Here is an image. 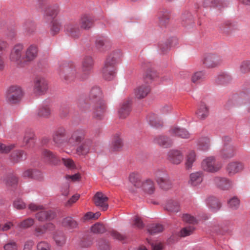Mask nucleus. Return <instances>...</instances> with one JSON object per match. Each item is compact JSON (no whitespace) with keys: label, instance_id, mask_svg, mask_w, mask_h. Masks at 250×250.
Returning <instances> with one entry per match:
<instances>
[{"label":"nucleus","instance_id":"1","mask_svg":"<svg viewBox=\"0 0 250 250\" xmlns=\"http://www.w3.org/2000/svg\"><path fill=\"white\" fill-rule=\"evenodd\" d=\"M121 56V51L116 50L113 51L106 57L101 69V73L104 79L111 81L115 77L117 65Z\"/></svg>","mask_w":250,"mask_h":250},{"label":"nucleus","instance_id":"2","mask_svg":"<svg viewBox=\"0 0 250 250\" xmlns=\"http://www.w3.org/2000/svg\"><path fill=\"white\" fill-rule=\"evenodd\" d=\"M59 11L58 5H53L48 7L45 12V20L51 23V32L52 34L55 35L59 33L60 30V25L57 20L55 19Z\"/></svg>","mask_w":250,"mask_h":250},{"label":"nucleus","instance_id":"3","mask_svg":"<svg viewBox=\"0 0 250 250\" xmlns=\"http://www.w3.org/2000/svg\"><path fill=\"white\" fill-rule=\"evenodd\" d=\"M224 163L223 160L216 157H206L201 163V167L210 173H215L222 168Z\"/></svg>","mask_w":250,"mask_h":250},{"label":"nucleus","instance_id":"4","mask_svg":"<svg viewBox=\"0 0 250 250\" xmlns=\"http://www.w3.org/2000/svg\"><path fill=\"white\" fill-rule=\"evenodd\" d=\"M59 74L62 79L68 82L74 81L78 77L76 66L72 63L63 64L60 68Z\"/></svg>","mask_w":250,"mask_h":250},{"label":"nucleus","instance_id":"5","mask_svg":"<svg viewBox=\"0 0 250 250\" xmlns=\"http://www.w3.org/2000/svg\"><path fill=\"white\" fill-rule=\"evenodd\" d=\"M22 95V91L20 86L12 85L5 93V100L10 104H16L20 101Z\"/></svg>","mask_w":250,"mask_h":250},{"label":"nucleus","instance_id":"6","mask_svg":"<svg viewBox=\"0 0 250 250\" xmlns=\"http://www.w3.org/2000/svg\"><path fill=\"white\" fill-rule=\"evenodd\" d=\"M9 60L18 65H23L25 64L22 44H17L14 46L11 51Z\"/></svg>","mask_w":250,"mask_h":250},{"label":"nucleus","instance_id":"7","mask_svg":"<svg viewBox=\"0 0 250 250\" xmlns=\"http://www.w3.org/2000/svg\"><path fill=\"white\" fill-rule=\"evenodd\" d=\"M222 61L221 56L214 53H208L205 54L202 59L203 64L206 67L208 68L219 66Z\"/></svg>","mask_w":250,"mask_h":250},{"label":"nucleus","instance_id":"8","mask_svg":"<svg viewBox=\"0 0 250 250\" xmlns=\"http://www.w3.org/2000/svg\"><path fill=\"white\" fill-rule=\"evenodd\" d=\"M156 177V181L162 189L168 190L171 188L172 183L167 173L158 171Z\"/></svg>","mask_w":250,"mask_h":250},{"label":"nucleus","instance_id":"9","mask_svg":"<svg viewBox=\"0 0 250 250\" xmlns=\"http://www.w3.org/2000/svg\"><path fill=\"white\" fill-rule=\"evenodd\" d=\"M48 89L47 81L42 77L36 78L34 82V91L37 94L45 93Z\"/></svg>","mask_w":250,"mask_h":250},{"label":"nucleus","instance_id":"10","mask_svg":"<svg viewBox=\"0 0 250 250\" xmlns=\"http://www.w3.org/2000/svg\"><path fill=\"white\" fill-rule=\"evenodd\" d=\"M38 48L36 44L29 45L24 51V63L30 62L34 61L37 57Z\"/></svg>","mask_w":250,"mask_h":250},{"label":"nucleus","instance_id":"11","mask_svg":"<svg viewBox=\"0 0 250 250\" xmlns=\"http://www.w3.org/2000/svg\"><path fill=\"white\" fill-rule=\"evenodd\" d=\"M212 181L218 188L223 190H229L233 185L232 181L226 177L216 176Z\"/></svg>","mask_w":250,"mask_h":250},{"label":"nucleus","instance_id":"12","mask_svg":"<svg viewBox=\"0 0 250 250\" xmlns=\"http://www.w3.org/2000/svg\"><path fill=\"white\" fill-rule=\"evenodd\" d=\"M108 200V197L101 192H97L93 197L94 203L96 206L100 207L104 211L107 210L108 208V205L107 203Z\"/></svg>","mask_w":250,"mask_h":250},{"label":"nucleus","instance_id":"13","mask_svg":"<svg viewBox=\"0 0 250 250\" xmlns=\"http://www.w3.org/2000/svg\"><path fill=\"white\" fill-rule=\"evenodd\" d=\"M56 216L55 213L51 210H45L44 208L35 214L36 218L40 222H45L53 220Z\"/></svg>","mask_w":250,"mask_h":250},{"label":"nucleus","instance_id":"14","mask_svg":"<svg viewBox=\"0 0 250 250\" xmlns=\"http://www.w3.org/2000/svg\"><path fill=\"white\" fill-rule=\"evenodd\" d=\"M94 65V60L91 56H85L83 58L82 62V69L85 76L83 78H81L82 80L85 79L87 75L89 74Z\"/></svg>","mask_w":250,"mask_h":250},{"label":"nucleus","instance_id":"15","mask_svg":"<svg viewBox=\"0 0 250 250\" xmlns=\"http://www.w3.org/2000/svg\"><path fill=\"white\" fill-rule=\"evenodd\" d=\"M123 146V139L119 133L113 135L109 150L111 152L120 151Z\"/></svg>","mask_w":250,"mask_h":250},{"label":"nucleus","instance_id":"16","mask_svg":"<svg viewBox=\"0 0 250 250\" xmlns=\"http://www.w3.org/2000/svg\"><path fill=\"white\" fill-rule=\"evenodd\" d=\"M243 164L239 162H232L229 163L226 167V171L229 176H233L243 169Z\"/></svg>","mask_w":250,"mask_h":250},{"label":"nucleus","instance_id":"17","mask_svg":"<svg viewBox=\"0 0 250 250\" xmlns=\"http://www.w3.org/2000/svg\"><path fill=\"white\" fill-rule=\"evenodd\" d=\"M85 134V130L83 129H78L75 130L72 134L71 137L68 141L69 145H74L77 143H80L84 139Z\"/></svg>","mask_w":250,"mask_h":250},{"label":"nucleus","instance_id":"18","mask_svg":"<svg viewBox=\"0 0 250 250\" xmlns=\"http://www.w3.org/2000/svg\"><path fill=\"white\" fill-rule=\"evenodd\" d=\"M65 28L69 35L73 38L77 39L81 34L79 26L76 23L67 24L65 25Z\"/></svg>","mask_w":250,"mask_h":250},{"label":"nucleus","instance_id":"19","mask_svg":"<svg viewBox=\"0 0 250 250\" xmlns=\"http://www.w3.org/2000/svg\"><path fill=\"white\" fill-rule=\"evenodd\" d=\"M131 101L127 100L124 101L121 104L118 110V114L120 118L125 119L127 117L131 111Z\"/></svg>","mask_w":250,"mask_h":250},{"label":"nucleus","instance_id":"20","mask_svg":"<svg viewBox=\"0 0 250 250\" xmlns=\"http://www.w3.org/2000/svg\"><path fill=\"white\" fill-rule=\"evenodd\" d=\"M55 225L52 223H46L43 225L37 227L34 230V234L37 237L40 236L48 231L54 230Z\"/></svg>","mask_w":250,"mask_h":250},{"label":"nucleus","instance_id":"21","mask_svg":"<svg viewBox=\"0 0 250 250\" xmlns=\"http://www.w3.org/2000/svg\"><path fill=\"white\" fill-rule=\"evenodd\" d=\"M150 88L146 84L138 86L134 89V93L136 98L141 99L146 97L149 93Z\"/></svg>","mask_w":250,"mask_h":250},{"label":"nucleus","instance_id":"22","mask_svg":"<svg viewBox=\"0 0 250 250\" xmlns=\"http://www.w3.org/2000/svg\"><path fill=\"white\" fill-rule=\"evenodd\" d=\"M94 21L89 15L84 14L80 19L81 28L84 30H88L93 25Z\"/></svg>","mask_w":250,"mask_h":250},{"label":"nucleus","instance_id":"23","mask_svg":"<svg viewBox=\"0 0 250 250\" xmlns=\"http://www.w3.org/2000/svg\"><path fill=\"white\" fill-rule=\"evenodd\" d=\"M169 132L173 136L184 139H188L190 137L189 133L186 129L177 126L172 127L169 130Z\"/></svg>","mask_w":250,"mask_h":250},{"label":"nucleus","instance_id":"24","mask_svg":"<svg viewBox=\"0 0 250 250\" xmlns=\"http://www.w3.org/2000/svg\"><path fill=\"white\" fill-rule=\"evenodd\" d=\"M158 23L160 26L165 27L169 22L170 15L167 10L163 9L158 13Z\"/></svg>","mask_w":250,"mask_h":250},{"label":"nucleus","instance_id":"25","mask_svg":"<svg viewBox=\"0 0 250 250\" xmlns=\"http://www.w3.org/2000/svg\"><path fill=\"white\" fill-rule=\"evenodd\" d=\"M62 225L68 230H72L78 228V223L73 217L67 216L62 219Z\"/></svg>","mask_w":250,"mask_h":250},{"label":"nucleus","instance_id":"26","mask_svg":"<svg viewBox=\"0 0 250 250\" xmlns=\"http://www.w3.org/2000/svg\"><path fill=\"white\" fill-rule=\"evenodd\" d=\"M154 143L164 147H170L172 143V140L168 137L160 135L155 138Z\"/></svg>","mask_w":250,"mask_h":250},{"label":"nucleus","instance_id":"27","mask_svg":"<svg viewBox=\"0 0 250 250\" xmlns=\"http://www.w3.org/2000/svg\"><path fill=\"white\" fill-rule=\"evenodd\" d=\"M237 149L232 144L225 143L220 150L221 155L226 156H231L236 154Z\"/></svg>","mask_w":250,"mask_h":250},{"label":"nucleus","instance_id":"28","mask_svg":"<svg viewBox=\"0 0 250 250\" xmlns=\"http://www.w3.org/2000/svg\"><path fill=\"white\" fill-rule=\"evenodd\" d=\"M23 144L28 147H31L35 144V135L30 130H27L23 139Z\"/></svg>","mask_w":250,"mask_h":250},{"label":"nucleus","instance_id":"29","mask_svg":"<svg viewBox=\"0 0 250 250\" xmlns=\"http://www.w3.org/2000/svg\"><path fill=\"white\" fill-rule=\"evenodd\" d=\"M106 105L104 101L97 103L94 110V116L97 118L101 119L106 111Z\"/></svg>","mask_w":250,"mask_h":250},{"label":"nucleus","instance_id":"30","mask_svg":"<svg viewBox=\"0 0 250 250\" xmlns=\"http://www.w3.org/2000/svg\"><path fill=\"white\" fill-rule=\"evenodd\" d=\"M147 121L151 126L157 128L162 127L164 125L163 121L154 113L149 114L147 116Z\"/></svg>","mask_w":250,"mask_h":250},{"label":"nucleus","instance_id":"31","mask_svg":"<svg viewBox=\"0 0 250 250\" xmlns=\"http://www.w3.org/2000/svg\"><path fill=\"white\" fill-rule=\"evenodd\" d=\"M196 115L200 120L205 119L209 115V109L207 104L201 103L198 106L196 111Z\"/></svg>","mask_w":250,"mask_h":250},{"label":"nucleus","instance_id":"32","mask_svg":"<svg viewBox=\"0 0 250 250\" xmlns=\"http://www.w3.org/2000/svg\"><path fill=\"white\" fill-rule=\"evenodd\" d=\"M203 177V173L201 171L192 173L189 176V183L193 186H196L201 183Z\"/></svg>","mask_w":250,"mask_h":250},{"label":"nucleus","instance_id":"33","mask_svg":"<svg viewBox=\"0 0 250 250\" xmlns=\"http://www.w3.org/2000/svg\"><path fill=\"white\" fill-rule=\"evenodd\" d=\"M206 203L208 206L213 212H216L221 207V204L218 201V199L213 196L208 197L206 200Z\"/></svg>","mask_w":250,"mask_h":250},{"label":"nucleus","instance_id":"34","mask_svg":"<svg viewBox=\"0 0 250 250\" xmlns=\"http://www.w3.org/2000/svg\"><path fill=\"white\" fill-rule=\"evenodd\" d=\"M96 47L100 52H104L110 47L108 40L104 38H98L95 42Z\"/></svg>","mask_w":250,"mask_h":250},{"label":"nucleus","instance_id":"35","mask_svg":"<svg viewBox=\"0 0 250 250\" xmlns=\"http://www.w3.org/2000/svg\"><path fill=\"white\" fill-rule=\"evenodd\" d=\"M89 98L91 100L95 101L97 103L100 102L102 100V92L98 86H94L90 90Z\"/></svg>","mask_w":250,"mask_h":250},{"label":"nucleus","instance_id":"36","mask_svg":"<svg viewBox=\"0 0 250 250\" xmlns=\"http://www.w3.org/2000/svg\"><path fill=\"white\" fill-rule=\"evenodd\" d=\"M22 176L25 178H32L38 180H41L43 178L42 172L36 169L27 170L23 173Z\"/></svg>","mask_w":250,"mask_h":250},{"label":"nucleus","instance_id":"37","mask_svg":"<svg viewBox=\"0 0 250 250\" xmlns=\"http://www.w3.org/2000/svg\"><path fill=\"white\" fill-rule=\"evenodd\" d=\"M140 188L146 193L151 194L155 191V186L154 182L150 179H147L144 182H142Z\"/></svg>","mask_w":250,"mask_h":250},{"label":"nucleus","instance_id":"38","mask_svg":"<svg viewBox=\"0 0 250 250\" xmlns=\"http://www.w3.org/2000/svg\"><path fill=\"white\" fill-rule=\"evenodd\" d=\"M129 182L136 188H140L141 187V178L140 175L134 172H131L128 176Z\"/></svg>","mask_w":250,"mask_h":250},{"label":"nucleus","instance_id":"39","mask_svg":"<svg viewBox=\"0 0 250 250\" xmlns=\"http://www.w3.org/2000/svg\"><path fill=\"white\" fill-rule=\"evenodd\" d=\"M164 209L170 213H176L180 211V205L176 201L169 200L166 204Z\"/></svg>","mask_w":250,"mask_h":250},{"label":"nucleus","instance_id":"40","mask_svg":"<svg viewBox=\"0 0 250 250\" xmlns=\"http://www.w3.org/2000/svg\"><path fill=\"white\" fill-rule=\"evenodd\" d=\"M8 47V43L3 40H0V71H2L5 67L4 60L3 58V52Z\"/></svg>","mask_w":250,"mask_h":250},{"label":"nucleus","instance_id":"41","mask_svg":"<svg viewBox=\"0 0 250 250\" xmlns=\"http://www.w3.org/2000/svg\"><path fill=\"white\" fill-rule=\"evenodd\" d=\"M51 109L49 105H43L40 106L37 111V115L39 117L48 118L51 115Z\"/></svg>","mask_w":250,"mask_h":250},{"label":"nucleus","instance_id":"42","mask_svg":"<svg viewBox=\"0 0 250 250\" xmlns=\"http://www.w3.org/2000/svg\"><path fill=\"white\" fill-rule=\"evenodd\" d=\"M89 148L90 143L85 142L77 147L75 153L78 155H86L89 152Z\"/></svg>","mask_w":250,"mask_h":250},{"label":"nucleus","instance_id":"43","mask_svg":"<svg viewBox=\"0 0 250 250\" xmlns=\"http://www.w3.org/2000/svg\"><path fill=\"white\" fill-rule=\"evenodd\" d=\"M197 146L199 149L206 151L210 146L209 139L206 137L200 138L197 141Z\"/></svg>","mask_w":250,"mask_h":250},{"label":"nucleus","instance_id":"44","mask_svg":"<svg viewBox=\"0 0 250 250\" xmlns=\"http://www.w3.org/2000/svg\"><path fill=\"white\" fill-rule=\"evenodd\" d=\"M53 239L58 246H62L66 242V237L62 231H57L53 236Z\"/></svg>","mask_w":250,"mask_h":250},{"label":"nucleus","instance_id":"45","mask_svg":"<svg viewBox=\"0 0 250 250\" xmlns=\"http://www.w3.org/2000/svg\"><path fill=\"white\" fill-rule=\"evenodd\" d=\"M97 248L100 250H110L111 245L108 240L100 239L97 241Z\"/></svg>","mask_w":250,"mask_h":250},{"label":"nucleus","instance_id":"46","mask_svg":"<svg viewBox=\"0 0 250 250\" xmlns=\"http://www.w3.org/2000/svg\"><path fill=\"white\" fill-rule=\"evenodd\" d=\"M163 226L160 224H152L147 229L148 232L151 234L161 232L163 231Z\"/></svg>","mask_w":250,"mask_h":250},{"label":"nucleus","instance_id":"47","mask_svg":"<svg viewBox=\"0 0 250 250\" xmlns=\"http://www.w3.org/2000/svg\"><path fill=\"white\" fill-rule=\"evenodd\" d=\"M35 223V220L32 218H28L23 220L18 225L20 228L26 229L32 226Z\"/></svg>","mask_w":250,"mask_h":250},{"label":"nucleus","instance_id":"48","mask_svg":"<svg viewBox=\"0 0 250 250\" xmlns=\"http://www.w3.org/2000/svg\"><path fill=\"white\" fill-rule=\"evenodd\" d=\"M105 230V227L101 223H96L91 227V231L94 233H103Z\"/></svg>","mask_w":250,"mask_h":250},{"label":"nucleus","instance_id":"49","mask_svg":"<svg viewBox=\"0 0 250 250\" xmlns=\"http://www.w3.org/2000/svg\"><path fill=\"white\" fill-rule=\"evenodd\" d=\"M185 150H173L170 151V156H180L186 155V156H195L196 155L195 152L194 150H190L188 154H187L185 152Z\"/></svg>","mask_w":250,"mask_h":250},{"label":"nucleus","instance_id":"50","mask_svg":"<svg viewBox=\"0 0 250 250\" xmlns=\"http://www.w3.org/2000/svg\"><path fill=\"white\" fill-rule=\"evenodd\" d=\"M195 230L193 226H189L183 228L179 232L181 237H185L192 234Z\"/></svg>","mask_w":250,"mask_h":250},{"label":"nucleus","instance_id":"51","mask_svg":"<svg viewBox=\"0 0 250 250\" xmlns=\"http://www.w3.org/2000/svg\"><path fill=\"white\" fill-rule=\"evenodd\" d=\"M66 134V130L63 127L58 128L54 132L53 140L56 143H58L59 138L64 136Z\"/></svg>","mask_w":250,"mask_h":250},{"label":"nucleus","instance_id":"52","mask_svg":"<svg viewBox=\"0 0 250 250\" xmlns=\"http://www.w3.org/2000/svg\"><path fill=\"white\" fill-rule=\"evenodd\" d=\"M228 205L231 209H237L240 205V200L237 197H233L228 201Z\"/></svg>","mask_w":250,"mask_h":250},{"label":"nucleus","instance_id":"53","mask_svg":"<svg viewBox=\"0 0 250 250\" xmlns=\"http://www.w3.org/2000/svg\"><path fill=\"white\" fill-rule=\"evenodd\" d=\"M205 74L203 71L195 73L191 77V81L194 83H198L205 78Z\"/></svg>","mask_w":250,"mask_h":250},{"label":"nucleus","instance_id":"54","mask_svg":"<svg viewBox=\"0 0 250 250\" xmlns=\"http://www.w3.org/2000/svg\"><path fill=\"white\" fill-rule=\"evenodd\" d=\"M24 30L27 34H31L35 30V24L30 21H26L23 25Z\"/></svg>","mask_w":250,"mask_h":250},{"label":"nucleus","instance_id":"55","mask_svg":"<svg viewBox=\"0 0 250 250\" xmlns=\"http://www.w3.org/2000/svg\"><path fill=\"white\" fill-rule=\"evenodd\" d=\"M196 160V157H185L184 164L187 170L191 169L193 164Z\"/></svg>","mask_w":250,"mask_h":250},{"label":"nucleus","instance_id":"56","mask_svg":"<svg viewBox=\"0 0 250 250\" xmlns=\"http://www.w3.org/2000/svg\"><path fill=\"white\" fill-rule=\"evenodd\" d=\"M183 221L191 224H196L197 223V219L193 216L189 214H184L182 216Z\"/></svg>","mask_w":250,"mask_h":250},{"label":"nucleus","instance_id":"57","mask_svg":"<svg viewBox=\"0 0 250 250\" xmlns=\"http://www.w3.org/2000/svg\"><path fill=\"white\" fill-rule=\"evenodd\" d=\"M37 250H51V245L46 241H42L37 244Z\"/></svg>","mask_w":250,"mask_h":250},{"label":"nucleus","instance_id":"58","mask_svg":"<svg viewBox=\"0 0 250 250\" xmlns=\"http://www.w3.org/2000/svg\"><path fill=\"white\" fill-rule=\"evenodd\" d=\"M17 183V178L13 175H8L5 180V183L7 186H14Z\"/></svg>","mask_w":250,"mask_h":250},{"label":"nucleus","instance_id":"59","mask_svg":"<svg viewBox=\"0 0 250 250\" xmlns=\"http://www.w3.org/2000/svg\"><path fill=\"white\" fill-rule=\"evenodd\" d=\"M240 69L243 73H246L250 71V61H245L242 62Z\"/></svg>","mask_w":250,"mask_h":250},{"label":"nucleus","instance_id":"60","mask_svg":"<svg viewBox=\"0 0 250 250\" xmlns=\"http://www.w3.org/2000/svg\"><path fill=\"white\" fill-rule=\"evenodd\" d=\"M3 248L4 250H17L18 245L15 241H10L4 245Z\"/></svg>","mask_w":250,"mask_h":250},{"label":"nucleus","instance_id":"61","mask_svg":"<svg viewBox=\"0 0 250 250\" xmlns=\"http://www.w3.org/2000/svg\"><path fill=\"white\" fill-rule=\"evenodd\" d=\"M62 161L64 166L67 168L69 169H74L76 168V166L74 164V162L72 159L69 158H62Z\"/></svg>","mask_w":250,"mask_h":250},{"label":"nucleus","instance_id":"62","mask_svg":"<svg viewBox=\"0 0 250 250\" xmlns=\"http://www.w3.org/2000/svg\"><path fill=\"white\" fill-rule=\"evenodd\" d=\"M93 242V239L91 237L84 238L81 240L80 242V246L83 248H88L90 247Z\"/></svg>","mask_w":250,"mask_h":250},{"label":"nucleus","instance_id":"63","mask_svg":"<svg viewBox=\"0 0 250 250\" xmlns=\"http://www.w3.org/2000/svg\"><path fill=\"white\" fill-rule=\"evenodd\" d=\"M16 145L14 144H11L8 145H6L3 144V146L1 150V153L7 154L10 152L12 150L15 148Z\"/></svg>","mask_w":250,"mask_h":250},{"label":"nucleus","instance_id":"64","mask_svg":"<svg viewBox=\"0 0 250 250\" xmlns=\"http://www.w3.org/2000/svg\"><path fill=\"white\" fill-rule=\"evenodd\" d=\"M45 158L44 161L47 163L48 164L51 165H58L61 160L59 157H44Z\"/></svg>","mask_w":250,"mask_h":250}]
</instances>
